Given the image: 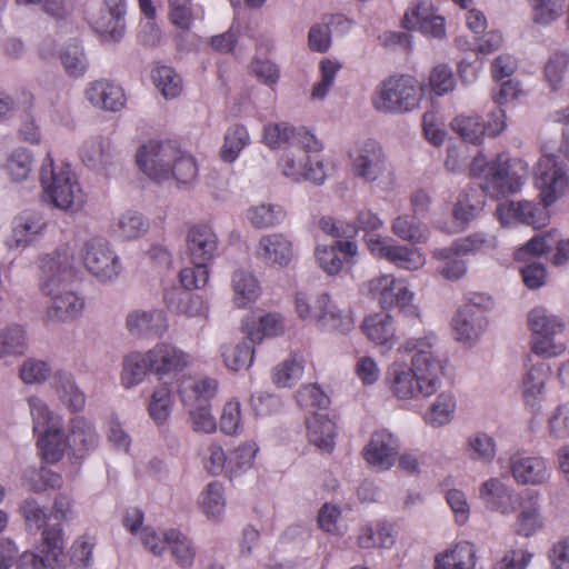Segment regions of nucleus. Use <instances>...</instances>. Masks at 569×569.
Here are the masks:
<instances>
[{"mask_svg":"<svg viewBox=\"0 0 569 569\" xmlns=\"http://www.w3.org/2000/svg\"><path fill=\"white\" fill-rule=\"evenodd\" d=\"M535 180L541 204L530 201L499 204L496 213L502 226L519 221L536 229L542 228L549 222L548 208L569 192L566 164L555 154H542L539 158Z\"/></svg>","mask_w":569,"mask_h":569,"instance_id":"obj_1","label":"nucleus"},{"mask_svg":"<svg viewBox=\"0 0 569 569\" xmlns=\"http://www.w3.org/2000/svg\"><path fill=\"white\" fill-rule=\"evenodd\" d=\"M47 227L43 216L34 211H23L12 221V233L6 243L9 248L24 247L37 236L41 234Z\"/></svg>","mask_w":569,"mask_h":569,"instance_id":"obj_28","label":"nucleus"},{"mask_svg":"<svg viewBox=\"0 0 569 569\" xmlns=\"http://www.w3.org/2000/svg\"><path fill=\"white\" fill-rule=\"evenodd\" d=\"M126 326L131 335L159 336L167 329V321L164 313L159 310L134 311L128 315Z\"/></svg>","mask_w":569,"mask_h":569,"instance_id":"obj_36","label":"nucleus"},{"mask_svg":"<svg viewBox=\"0 0 569 569\" xmlns=\"http://www.w3.org/2000/svg\"><path fill=\"white\" fill-rule=\"evenodd\" d=\"M187 250L192 263L211 262L218 253V237L207 223L193 224L187 233Z\"/></svg>","mask_w":569,"mask_h":569,"instance_id":"obj_22","label":"nucleus"},{"mask_svg":"<svg viewBox=\"0 0 569 569\" xmlns=\"http://www.w3.org/2000/svg\"><path fill=\"white\" fill-rule=\"evenodd\" d=\"M435 336L410 340L407 351H415L410 368L393 363L388 371L392 395L399 399H413L435 395L440 386L441 361L432 350Z\"/></svg>","mask_w":569,"mask_h":569,"instance_id":"obj_2","label":"nucleus"},{"mask_svg":"<svg viewBox=\"0 0 569 569\" xmlns=\"http://www.w3.org/2000/svg\"><path fill=\"white\" fill-rule=\"evenodd\" d=\"M262 142L270 149L283 148L284 151L291 148L292 143L308 148L309 150H321V142L309 131L296 129L287 122L268 123L263 128Z\"/></svg>","mask_w":569,"mask_h":569,"instance_id":"obj_17","label":"nucleus"},{"mask_svg":"<svg viewBox=\"0 0 569 569\" xmlns=\"http://www.w3.org/2000/svg\"><path fill=\"white\" fill-rule=\"evenodd\" d=\"M71 276V257L67 248L58 249L40 259V289L43 295L51 298V306L47 310V316L51 320H72L84 307L81 298L66 289Z\"/></svg>","mask_w":569,"mask_h":569,"instance_id":"obj_3","label":"nucleus"},{"mask_svg":"<svg viewBox=\"0 0 569 569\" xmlns=\"http://www.w3.org/2000/svg\"><path fill=\"white\" fill-rule=\"evenodd\" d=\"M26 348V335L20 326H12L0 331V358L21 356Z\"/></svg>","mask_w":569,"mask_h":569,"instance_id":"obj_56","label":"nucleus"},{"mask_svg":"<svg viewBox=\"0 0 569 569\" xmlns=\"http://www.w3.org/2000/svg\"><path fill=\"white\" fill-rule=\"evenodd\" d=\"M253 343L250 340H243L236 346L224 347L222 357L224 365L234 371L248 369L254 358Z\"/></svg>","mask_w":569,"mask_h":569,"instance_id":"obj_45","label":"nucleus"},{"mask_svg":"<svg viewBox=\"0 0 569 569\" xmlns=\"http://www.w3.org/2000/svg\"><path fill=\"white\" fill-rule=\"evenodd\" d=\"M308 439L318 449L331 452L335 448L336 423L327 416L316 413L307 421Z\"/></svg>","mask_w":569,"mask_h":569,"instance_id":"obj_37","label":"nucleus"},{"mask_svg":"<svg viewBox=\"0 0 569 569\" xmlns=\"http://www.w3.org/2000/svg\"><path fill=\"white\" fill-rule=\"evenodd\" d=\"M63 530L60 523L47 527L42 531L40 550L42 556L23 552L17 562V569H60L63 558Z\"/></svg>","mask_w":569,"mask_h":569,"instance_id":"obj_13","label":"nucleus"},{"mask_svg":"<svg viewBox=\"0 0 569 569\" xmlns=\"http://www.w3.org/2000/svg\"><path fill=\"white\" fill-rule=\"evenodd\" d=\"M479 496L485 506L502 515L511 513L516 510V501L508 488L497 478H491L483 482L479 490Z\"/></svg>","mask_w":569,"mask_h":569,"instance_id":"obj_35","label":"nucleus"},{"mask_svg":"<svg viewBox=\"0 0 569 569\" xmlns=\"http://www.w3.org/2000/svg\"><path fill=\"white\" fill-rule=\"evenodd\" d=\"M423 96L422 86L409 74L390 76L372 94L376 110L386 113H405L416 109Z\"/></svg>","mask_w":569,"mask_h":569,"instance_id":"obj_7","label":"nucleus"},{"mask_svg":"<svg viewBox=\"0 0 569 569\" xmlns=\"http://www.w3.org/2000/svg\"><path fill=\"white\" fill-rule=\"evenodd\" d=\"M549 369L542 363L533 366L523 377L522 397L525 403L536 410L540 402L541 393L548 378Z\"/></svg>","mask_w":569,"mask_h":569,"instance_id":"obj_38","label":"nucleus"},{"mask_svg":"<svg viewBox=\"0 0 569 569\" xmlns=\"http://www.w3.org/2000/svg\"><path fill=\"white\" fill-rule=\"evenodd\" d=\"M84 94L94 108L104 111H120L127 102L122 87L108 79L91 81L86 88Z\"/></svg>","mask_w":569,"mask_h":569,"instance_id":"obj_23","label":"nucleus"},{"mask_svg":"<svg viewBox=\"0 0 569 569\" xmlns=\"http://www.w3.org/2000/svg\"><path fill=\"white\" fill-rule=\"evenodd\" d=\"M542 527L537 497L530 496L528 505H521V511L517 518L516 531L518 535L530 537Z\"/></svg>","mask_w":569,"mask_h":569,"instance_id":"obj_48","label":"nucleus"},{"mask_svg":"<svg viewBox=\"0 0 569 569\" xmlns=\"http://www.w3.org/2000/svg\"><path fill=\"white\" fill-rule=\"evenodd\" d=\"M32 164V154L24 148H18L8 157L4 169L13 181H22L29 177Z\"/></svg>","mask_w":569,"mask_h":569,"instance_id":"obj_54","label":"nucleus"},{"mask_svg":"<svg viewBox=\"0 0 569 569\" xmlns=\"http://www.w3.org/2000/svg\"><path fill=\"white\" fill-rule=\"evenodd\" d=\"M61 62L70 77H82L88 68V62L82 48L74 43L61 53Z\"/></svg>","mask_w":569,"mask_h":569,"instance_id":"obj_63","label":"nucleus"},{"mask_svg":"<svg viewBox=\"0 0 569 569\" xmlns=\"http://www.w3.org/2000/svg\"><path fill=\"white\" fill-rule=\"evenodd\" d=\"M367 247L370 252L380 259H386L399 269L418 270L426 263L425 256L417 248L401 244H389L382 238H369Z\"/></svg>","mask_w":569,"mask_h":569,"instance_id":"obj_18","label":"nucleus"},{"mask_svg":"<svg viewBox=\"0 0 569 569\" xmlns=\"http://www.w3.org/2000/svg\"><path fill=\"white\" fill-rule=\"evenodd\" d=\"M149 351L144 355L132 352L124 358L121 381L126 388L142 381L148 371H151Z\"/></svg>","mask_w":569,"mask_h":569,"instance_id":"obj_43","label":"nucleus"},{"mask_svg":"<svg viewBox=\"0 0 569 569\" xmlns=\"http://www.w3.org/2000/svg\"><path fill=\"white\" fill-rule=\"evenodd\" d=\"M295 309L299 319L313 323L321 330L347 333L353 328L350 310L337 306L326 292L316 297L303 291L297 292Z\"/></svg>","mask_w":569,"mask_h":569,"instance_id":"obj_5","label":"nucleus"},{"mask_svg":"<svg viewBox=\"0 0 569 569\" xmlns=\"http://www.w3.org/2000/svg\"><path fill=\"white\" fill-rule=\"evenodd\" d=\"M107 8L99 19L92 21L93 29L104 39L119 41L124 33V0H104Z\"/></svg>","mask_w":569,"mask_h":569,"instance_id":"obj_30","label":"nucleus"},{"mask_svg":"<svg viewBox=\"0 0 569 569\" xmlns=\"http://www.w3.org/2000/svg\"><path fill=\"white\" fill-rule=\"evenodd\" d=\"M451 128L465 141L478 144L485 136L483 123L479 116H457L452 122Z\"/></svg>","mask_w":569,"mask_h":569,"instance_id":"obj_51","label":"nucleus"},{"mask_svg":"<svg viewBox=\"0 0 569 569\" xmlns=\"http://www.w3.org/2000/svg\"><path fill=\"white\" fill-rule=\"evenodd\" d=\"M258 447L254 442H244L234 449L229 456L227 473L232 477L238 472L249 469L256 458Z\"/></svg>","mask_w":569,"mask_h":569,"instance_id":"obj_58","label":"nucleus"},{"mask_svg":"<svg viewBox=\"0 0 569 569\" xmlns=\"http://www.w3.org/2000/svg\"><path fill=\"white\" fill-rule=\"evenodd\" d=\"M362 332L376 346L383 348L382 352L391 350L396 342V328L390 315L375 313L365 318Z\"/></svg>","mask_w":569,"mask_h":569,"instance_id":"obj_31","label":"nucleus"},{"mask_svg":"<svg viewBox=\"0 0 569 569\" xmlns=\"http://www.w3.org/2000/svg\"><path fill=\"white\" fill-rule=\"evenodd\" d=\"M428 86L436 96H443L452 91L456 86L452 70L446 64L436 66L429 74Z\"/></svg>","mask_w":569,"mask_h":569,"instance_id":"obj_62","label":"nucleus"},{"mask_svg":"<svg viewBox=\"0 0 569 569\" xmlns=\"http://www.w3.org/2000/svg\"><path fill=\"white\" fill-rule=\"evenodd\" d=\"M558 236L557 230H551L543 234L532 237L523 247L519 248L515 257L517 260H523L527 254L540 256L548 252L556 243V252L552 256V263L555 266H562L569 260V239L556 240Z\"/></svg>","mask_w":569,"mask_h":569,"instance_id":"obj_25","label":"nucleus"},{"mask_svg":"<svg viewBox=\"0 0 569 569\" xmlns=\"http://www.w3.org/2000/svg\"><path fill=\"white\" fill-rule=\"evenodd\" d=\"M462 252L457 250V246L451 248H442L433 251V258L442 262L438 268V272L448 280H458L467 271L466 262L461 258Z\"/></svg>","mask_w":569,"mask_h":569,"instance_id":"obj_40","label":"nucleus"},{"mask_svg":"<svg viewBox=\"0 0 569 569\" xmlns=\"http://www.w3.org/2000/svg\"><path fill=\"white\" fill-rule=\"evenodd\" d=\"M383 221L380 217L370 209H362L357 213L355 223H347L336 220L332 217L325 216L319 220V228L327 234L333 238L353 239L359 231H363L369 238H377L371 236L372 232L382 228Z\"/></svg>","mask_w":569,"mask_h":569,"instance_id":"obj_16","label":"nucleus"},{"mask_svg":"<svg viewBox=\"0 0 569 569\" xmlns=\"http://www.w3.org/2000/svg\"><path fill=\"white\" fill-rule=\"evenodd\" d=\"M510 158L506 152L497 154L496 159L488 161L483 154L473 158L469 172L471 177L482 178L498 192L513 193L520 189L522 181L520 177L509 172Z\"/></svg>","mask_w":569,"mask_h":569,"instance_id":"obj_12","label":"nucleus"},{"mask_svg":"<svg viewBox=\"0 0 569 569\" xmlns=\"http://www.w3.org/2000/svg\"><path fill=\"white\" fill-rule=\"evenodd\" d=\"M455 408L456 401L453 396L442 392L426 412L425 420L433 427H441L451 420Z\"/></svg>","mask_w":569,"mask_h":569,"instance_id":"obj_50","label":"nucleus"},{"mask_svg":"<svg viewBox=\"0 0 569 569\" xmlns=\"http://www.w3.org/2000/svg\"><path fill=\"white\" fill-rule=\"evenodd\" d=\"M69 447L68 436L63 430V425L43 430L37 433V448L41 460L49 465L59 462Z\"/></svg>","mask_w":569,"mask_h":569,"instance_id":"obj_32","label":"nucleus"},{"mask_svg":"<svg viewBox=\"0 0 569 569\" xmlns=\"http://www.w3.org/2000/svg\"><path fill=\"white\" fill-rule=\"evenodd\" d=\"M53 386L61 401L66 403L71 411L82 410L86 403L84 395L78 389L68 373L57 371L53 376Z\"/></svg>","mask_w":569,"mask_h":569,"instance_id":"obj_41","label":"nucleus"},{"mask_svg":"<svg viewBox=\"0 0 569 569\" xmlns=\"http://www.w3.org/2000/svg\"><path fill=\"white\" fill-rule=\"evenodd\" d=\"M482 196L473 188L463 191L453 208V217L461 222H469L475 219L483 209Z\"/></svg>","mask_w":569,"mask_h":569,"instance_id":"obj_46","label":"nucleus"},{"mask_svg":"<svg viewBox=\"0 0 569 569\" xmlns=\"http://www.w3.org/2000/svg\"><path fill=\"white\" fill-rule=\"evenodd\" d=\"M249 143V133L244 126L236 124L230 128L220 151V157L226 162H233L241 150Z\"/></svg>","mask_w":569,"mask_h":569,"instance_id":"obj_47","label":"nucleus"},{"mask_svg":"<svg viewBox=\"0 0 569 569\" xmlns=\"http://www.w3.org/2000/svg\"><path fill=\"white\" fill-rule=\"evenodd\" d=\"M96 543V537L88 533L74 540L70 556V561L74 569H86L91 565Z\"/></svg>","mask_w":569,"mask_h":569,"instance_id":"obj_59","label":"nucleus"},{"mask_svg":"<svg viewBox=\"0 0 569 569\" xmlns=\"http://www.w3.org/2000/svg\"><path fill=\"white\" fill-rule=\"evenodd\" d=\"M41 168L40 179L46 198L61 210L78 211L86 202V194L80 187L76 173L69 164L53 166L50 154Z\"/></svg>","mask_w":569,"mask_h":569,"instance_id":"obj_6","label":"nucleus"},{"mask_svg":"<svg viewBox=\"0 0 569 569\" xmlns=\"http://www.w3.org/2000/svg\"><path fill=\"white\" fill-rule=\"evenodd\" d=\"M154 86L167 99L176 98L182 91V80L174 70L167 66H159L152 70Z\"/></svg>","mask_w":569,"mask_h":569,"instance_id":"obj_49","label":"nucleus"},{"mask_svg":"<svg viewBox=\"0 0 569 569\" xmlns=\"http://www.w3.org/2000/svg\"><path fill=\"white\" fill-rule=\"evenodd\" d=\"M232 287L234 291V303L238 308H246L254 302L260 295V286L256 277L242 270H238L233 273Z\"/></svg>","mask_w":569,"mask_h":569,"instance_id":"obj_39","label":"nucleus"},{"mask_svg":"<svg viewBox=\"0 0 569 569\" xmlns=\"http://www.w3.org/2000/svg\"><path fill=\"white\" fill-rule=\"evenodd\" d=\"M511 472L517 482L522 485H541L550 476L546 460L540 457H513Z\"/></svg>","mask_w":569,"mask_h":569,"instance_id":"obj_33","label":"nucleus"},{"mask_svg":"<svg viewBox=\"0 0 569 569\" xmlns=\"http://www.w3.org/2000/svg\"><path fill=\"white\" fill-rule=\"evenodd\" d=\"M350 169L355 177L368 182L376 181L386 171V154L373 139L358 141L349 150Z\"/></svg>","mask_w":569,"mask_h":569,"instance_id":"obj_14","label":"nucleus"},{"mask_svg":"<svg viewBox=\"0 0 569 569\" xmlns=\"http://www.w3.org/2000/svg\"><path fill=\"white\" fill-rule=\"evenodd\" d=\"M201 508L210 517H219L224 510L223 487L218 481L210 482L202 492Z\"/></svg>","mask_w":569,"mask_h":569,"instance_id":"obj_61","label":"nucleus"},{"mask_svg":"<svg viewBox=\"0 0 569 569\" xmlns=\"http://www.w3.org/2000/svg\"><path fill=\"white\" fill-rule=\"evenodd\" d=\"M305 370V359L298 353L274 367L272 370V382L279 388L292 387L301 377Z\"/></svg>","mask_w":569,"mask_h":569,"instance_id":"obj_42","label":"nucleus"},{"mask_svg":"<svg viewBox=\"0 0 569 569\" xmlns=\"http://www.w3.org/2000/svg\"><path fill=\"white\" fill-rule=\"evenodd\" d=\"M368 293L383 310L398 308L409 316H419L418 308L412 305L413 292L405 279L380 274L368 282Z\"/></svg>","mask_w":569,"mask_h":569,"instance_id":"obj_9","label":"nucleus"},{"mask_svg":"<svg viewBox=\"0 0 569 569\" xmlns=\"http://www.w3.org/2000/svg\"><path fill=\"white\" fill-rule=\"evenodd\" d=\"M151 372L160 378L182 371L189 363V355L167 342L157 343L149 350Z\"/></svg>","mask_w":569,"mask_h":569,"instance_id":"obj_26","label":"nucleus"},{"mask_svg":"<svg viewBox=\"0 0 569 569\" xmlns=\"http://www.w3.org/2000/svg\"><path fill=\"white\" fill-rule=\"evenodd\" d=\"M148 229L144 218L136 211H127L114 224V232L124 240L136 239Z\"/></svg>","mask_w":569,"mask_h":569,"instance_id":"obj_55","label":"nucleus"},{"mask_svg":"<svg viewBox=\"0 0 569 569\" xmlns=\"http://www.w3.org/2000/svg\"><path fill=\"white\" fill-rule=\"evenodd\" d=\"M81 258L86 269L102 281L110 280L120 272L119 258L103 239L93 238L86 242Z\"/></svg>","mask_w":569,"mask_h":569,"instance_id":"obj_15","label":"nucleus"},{"mask_svg":"<svg viewBox=\"0 0 569 569\" xmlns=\"http://www.w3.org/2000/svg\"><path fill=\"white\" fill-rule=\"evenodd\" d=\"M257 259L266 266L287 267L295 258L292 241L282 233H269L259 239L254 249Z\"/></svg>","mask_w":569,"mask_h":569,"instance_id":"obj_20","label":"nucleus"},{"mask_svg":"<svg viewBox=\"0 0 569 569\" xmlns=\"http://www.w3.org/2000/svg\"><path fill=\"white\" fill-rule=\"evenodd\" d=\"M392 232L400 239L412 243L425 242L428 238L427 227L415 216L402 214L397 217L391 226Z\"/></svg>","mask_w":569,"mask_h":569,"instance_id":"obj_44","label":"nucleus"},{"mask_svg":"<svg viewBox=\"0 0 569 569\" xmlns=\"http://www.w3.org/2000/svg\"><path fill=\"white\" fill-rule=\"evenodd\" d=\"M532 331L531 351L543 358L557 357L565 352L566 345L556 342L555 337L562 332V321L547 313L543 308H535L528 316Z\"/></svg>","mask_w":569,"mask_h":569,"instance_id":"obj_11","label":"nucleus"},{"mask_svg":"<svg viewBox=\"0 0 569 569\" xmlns=\"http://www.w3.org/2000/svg\"><path fill=\"white\" fill-rule=\"evenodd\" d=\"M166 539L176 562L181 567H190L196 553L189 539L174 529L166 532Z\"/></svg>","mask_w":569,"mask_h":569,"instance_id":"obj_52","label":"nucleus"},{"mask_svg":"<svg viewBox=\"0 0 569 569\" xmlns=\"http://www.w3.org/2000/svg\"><path fill=\"white\" fill-rule=\"evenodd\" d=\"M28 403L33 421L34 435L42 432L43 430L49 429L54 425H63L62 419L56 416L41 399L37 397H30L28 399Z\"/></svg>","mask_w":569,"mask_h":569,"instance_id":"obj_53","label":"nucleus"},{"mask_svg":"<svg viewBox=\"0 0 569 569\" xmlns=\"http://www.w3.org/2000/svg\"><path fill=\"white\" fill-rule=\"evenodd\" d=\"M320 151L309 150L301 143H292L279 160V167L282 173L292 181L308 180L320 184L327 178L325 164L318 156Z\"/></svg>","mask_w":569,"mask_h":569,"instance_id":"obj_10","label":"nucleus"},{"mask_svg":"<svg viewBox=\"0 0 569 569\" xmlns=\"http://www.w3.org/2000/svg\"><path fill=\"white\" fill-rule=\"evenodd\" d=\"M139 169L150 179L161 182L173 177L179 183H190L198 174L196 160L177 148L173 142L151 141L136 156Z\"/></svg>","mask_w":569,"mask_h":569,"instance_id":"obj_4","label":"nucleus"},{"mask_svg":"<svg viewBox=\"0 0 569 569\" xmlns=\"http://www.w3.org/2000/svg\"><path fill=\"white\" fill-rule=\"evenodd\" d=\"M402 26L432 38H442L446 34L445 18L436 13L430 0H420L409 8L403 16Z\"/></svg>","mask_w":569,"mask_h":569,"instance_id":"obj_19","label":"nucleus"},{"mask_svg":"<svg viewBox=\"0 0 569 569\" xmlns=\"http://www.w3.org/2000/svg\"><path fill=\"white\" fill-rule=\"evenodd\" d=\"M247 218L254 228H269L280 221L281 210L272 204H260L250 208Z\"/></svg>","mask_w":569,"mask_h":569,"instance_id":"obj_64","label":"nucleus"},{"mask_svg":"<svg viewBox=\"0 0 569 569\" xmlns=\"http://www.w3.org/2000/svg\"><path fill=\"white\" fill-rule=\"evenodd\" d=\"M68 440L70 456L74 461L84 459L98 446V435L83 417L70 420Z\"/></svg>","mask_w":569,"mask_h":569,"instance_id":"obj_27","label":"nucleus"},{"mask_svg":"<svg viewBox=\"0 0 569 569\" xmlns=\"http://www.w3.org/2000/svg\"><path fill=\"white\" fill-rule=\"evenodd\" d=\"M487 325L485 310L476 303L465 305L452 319L456 339L466 345H471L479 339Z\"/></svg>","mask_w":569,"mask_h":569,"instance_id":"obj_21","label":"nucleus"},{"mask_svg":"<svg viewBox=\"0 0 569 569\" xmlns=\"http://www.w3.org/2000/svg\"><path fill=\"white\" fill-rule=\"evenodd\" d=\"M476 548L468 541H461L438 553L435 569H476Z\"/></svg>","mask_w":569,"mask_h":569,"instance_id":"obj_34","label":"nucleus"},{"mask_svg":"<svg viewBox=\"0 0 569 569\" xmlns=\"http://www.w3.org/2000/svg\"><path fill=\"white\" fill-rule=\"evenodd\" d=\"M171 406V391L167 386H161L153 391L148 411L157 425H162L170 416Z\"/></svg>","mask_w":569,"mask_h":569,"instance_id":"obj_60","label":"nucleus"},{"mask_svg":"<svg viewBox=\"0 0 569 569\" xmlns=\"http://www.w3.org/2000/svg\"><path fill=\"white\" fill-rule=\"evenodd\" d=\"M568 0H529L533 10V20L539 24H549L565 12Z\"/></svg>","mask_w":569,"mask_h":569,"instance_id":"obj_57","label":"nucleus"},{"mask_svg":"<svg viewBox=\"0 0 569 569\" xmlns=\"http://www.w3.org/2000/svg\"><path fill=\"white\" fill-rule=\"evenodd\" d=\"M398 449V441L390 432L376 431L363 449V458L370 466L387 470L393 466Z\"/></svg>","mask_w":569,"mask_h":569,"instance_id":"obj_24","label":"nucleus"},{"mask_svg":"<svg viewBox=\"0 0 569 569\" xmlns=\"http://www.w3.org/2000/svg\"><path fill=\"white\" fill-rule=\"evenodd\" d=\"M284 318L279 312H269L258 319L247 317L242 321V331L252 343H261L266 338L283 335Z\"/></svg>","mask_w":569,"mask_h":569,"instance_id":"obj_29","label":"nucleus"},{"mask_svg":"<svg viewBox=\"0 0 569 569\" xmlns=\"http://www.w3.org/2000/svg\"><path fill=\"white\" fill-rule=\"evenodd\" d=\"M217 389L218 382L212 378H188L180 383L178 393L182 403L189 407L191 426L196 432L212 433L217 429L216 418L210 410V401Z\"/></svg>","mask_w":569,"mask_h":569,"instance_id":"obj_8","label":"nucleus"}]
</instances>
